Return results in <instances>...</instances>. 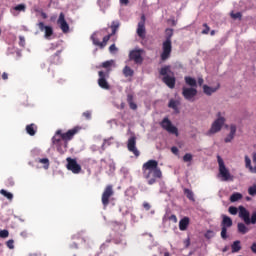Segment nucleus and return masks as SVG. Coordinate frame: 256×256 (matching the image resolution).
Listing matches in <instances>:
<instances>
[{
  "label": "nucleus",
  "mask_w": 256,
  "mask_h": 256,
  "mask_svg": "<svg viewBox=\"0 0 256 256\" xmlns=\"http://www.w3.org/2000/svg\"><path fill=\"white\" fill-rule=\"evenodd\" d=\"M77 133H79V127H74L65 133H63V130L56 131L55 135L52 137V144L56 147L60 155L67 153L69 141H71Z\"/></svg>",
  "instance_id": "obj_1"
},
{
  "label": "nucleus",
  "mask_w": 256,
  "mask_h": 256,
  "mask_svg": "<svg viewBox=\"0 0 256 256\" xmlns=\"http://www.w3.org/2000/svg\"><path fill=\"white\" fill-rule=\"evenodd\" d=\"M142 175L147 180L148 185H155L157 179H163V172L157 160H148L142 165Z\"/></svg>",
  "instance_id": "obj_2"
},
{
  "label": "nucleus",
  "mask_w": 256,
  "mask_h": 256,
  "mask_svg": "<svg viewBox=\"0 0 256 256\" xmlns=\"http://www.w3.org/2000/svg\"><path fill=\"white\" fill-rule=\"evenodd\" d=\"M166 40L162 44V53L160 55L161 61H167L171 57V51L173 50V46L171 44V38L173 37V29L167 28L165 30Z\"/></svg>",
  "instance_id": "obj_3"
},
{
  "label": "nucleus",
  "mask_w": 256,
  "mask_h": 256,
  "mask_svg": "<svg viewBox=\"0 0 256 256\" xmlns=\"http://www.w3.org/2000/svg\"><path fill=\"white\" fill-rule=\"evenodd\" d=\"M217 119L214 120V122L211 125V128L208 130L206 135L211 136L215 135V133H219L221 129H223V125H225V112H218L216 114Z\"/></svg>",
  "instance_id": "obj_4"
},
{
  "label": "nucleus",
  "mask_w": 256,
  "mask_h": 256,
  "mask_svg": "<svg viewBox=\"0 0 256 256\" xmlns=\"http://www.w3.org/2000/svg\"><path fill=\"white\" fill-rule=\"evenodd\" d=\"M218 161V177H220L221 181H233V175H231V172H229V169H227V166H225V162L223 161V158L221 156H217Z\"/></svg>",
  "instance_id": "obj_5"
},
{
  "label": "nucleus",
  "mask_w": 256,
  "mask_h": 256,
  "mask_svg": "<svg viewBox=\"0 0 256 256\" xmlns=\"http://www.w3.org/2000/svg\"><path fill=\"white\" fill-rule=\"evenodd\" d=\"M98 85L101 87V89H105L106 91H109L111 89V85H109V82H107V79H109V71L103 72L99 71L98 72Z\"/></svg>",
  "instance_id": "obj_6"
},
{
  "label": "nucleus",
  "mask_w": 256,
  "mask_h": 256,
  "mask_svg": "<svg viewBox=\"0 0 256 256\" xmlns=\"http://www.w3.org/2000/svg\"><path fill=\"white\" fill-rule=\"evenodd\" d=\"M115 195V191H113V185H107L102 193V205L104 209L109 205V199Z\"/></svg>",
  "instance_id": "obj_7"
},
{
  "label": "nucleus",
  "mask_w": 256,
  "mask_h": 256,
  "mask_svg": "<svg viewBox=\"0 0 256 256\" xmlns=\"http://www.w3.org/2000/svg\"><path fill=\"white\" fill-rule=\"evenodd\" d=\"M162 129H165L168 133H171L172 135H176V137H179V129L177 127L173 126V123H171V120L169 118H164L160 123Z\"/></svg>",
  "instance_id": "obj_8"
},
{
  "label": "nucleus",
  "mask_w": 256,
  "mask_h": 256,
  "mask_svg": "<svg viewBox=\"0 0 256 256\" xmlns=\"http://www.w3.org/2000/svg\"><path fill=\"white\" fill-rule=\"evenodd\" d=\"M66 161V169H68V171H72L74 175H79V173H81V165L77 163V159L68 157L66 158Z\"/></svg>",
  "instance_id": "obj_9"
},
{
  "label": "nucleus",
  "mask_w": 256,
  "mask_h": 256,
  "mask_svg": "<svg viewBox=\"0 0 256 256\" xmlns=\"http://www.w3.org/2000/svg\"><path fill=\"white\" fill-rule=\"evenodd\" d=\"M127 149L130 153H133L135 157H139V155H141V152L137 149V137L135 135H132L128 139Z\"/></svg>",
  "instance_id": "obj_10"
},
{
  "label": "nucleus",
  "mask_w": 256,
  "mask_h": 256,
  "mask_svg": "<svg viewBox=\"0 0 256 256\" xmlns=\"http://www.w3.org/2000/svg\"><path fill=\"white\" fill-rule=\"evenodd\" d=\"M143 49L138 50H132L129 53V59L130 61H134L136 65H142L143 64Z\"/></svg>",
  "instance_id": "obj_11"
},
{
  "label": "nucleus",
  "mask_w": 256,
  "mask_h": 256,
  "mask_svg": "<svg viewBox=\"0 0 256 256\" xmlns=\"http://www.w3.org/2000/svg\"><path fill=\"white\" fill-rule=\"evenodd\" d=\"M182 95L186 101H194L195 97H197V88H182Z\"/></svg>",
  "instance_id": "obj_12"
},
{
  "label": "nucleus",
  "mask_w": 256,
  "mask_h": 256,
  "mask_svg": "<svg viewBox=\"0 0 256 256\" xmlns=\"http://www.w3.org/2000/svg\"><path fill=\"white\" fill-rule=\"evenodd\" d=\"M238 211L239 217L244 221L245 225H251V214L248 212L247 208L239 206Z\"/></svg>",
  "instance_id": "obj_13"
},
{
  "label": "nucleus",
  "mask_w": 256,
  "mask_h": 256,
  "mask_svg": "<svg viewBox=\"0 0 256 256\" xmlns=\"http://www.w3.org/2000/svg\"><path fill=\"white\" fill-rule=\"evenodd\" d=\"M57 24L60 25V29L63 33H69V24H67V20H65V14H63V12L60 13Z\"/></svg>",
  "instance_id": "obj_14"
},
{
  "label": "nucleus",
  "mask_w": 256,
  "mask_h": 256,
  "mask_svg": "<svg viewBox=\"0 0 256 256\" xmlns=\"http://www.w3.org/2000/svg\"><path fill=\"white\" fill-rule=\"evenodd\" d=\"M141 21L138 23L137 35L141 39H145V15H142Z\"/></svg>",
  "instance_id": "obj_15"
},
{
  "label": "nucleus",
  "mask_w": 256,
  "mask_h": 256,
  "mask_svg": "<svg viewBox=\"0 0 256 256\" xmlns=\"http://www.w3.org/2000/svg\"><path fill=\"white\" fill-rule=\"evenodd\" d=\"M38 27H39L40 31H44V33H45L44 37L46 39H49V37H51V35H53V27L45 26V23H43V22H40L38 24Z\"/></svg>",
  "instance_id": "obj_16"
},
{
  "label": "nucleus",
  "mask_w": 256,
  "mask_h": 256,
  "mask_svg": "<svg viewBox=\"0 0 256 256\" xmlns=\"http://www.w3.org/2000/svg\"><path fill=\"white\" fill-rule=\"evenodd\" d=\"M163 83L169 87V89H175L176 79L175 76L166 75L162 78Z\"/></svg>",
  "instance_id": "obj_17"
},
{
  "label": "nucleus",
  "mask_w": 256,
  "mask_h": 256,
  "mask_svg": "<svg viewBox=\"0 0 256 256\" xmlns=\"http://www.w3.org/2000/svg\"><path fill=\"white\" fill-rule=\"evenodd\" d=\"M221 86L219 84H217L216 87H211L208 86L207 84L203 85V93H205V95L211 96L213 95V93H217V91H219V88Z\"/></svg>",
  "instance_id": "obj_18"
},
{
  "label": "nucleus",
  "mask_w": 256,
  "mask_h": 256,
  "mask_svg": "<svg viewBox=\"0 0 256 256\" xmlns=\"http://www.w3.org/2000/svg\"><path fill=\"white\" fill-rule=\"evenodd\" d=\"M237 133V126L230 125V133L229 135L224 139L225 143H231L233 139H235V134Z\"/></svg>",
  "instance_id": "obj_19"
},
{
  "label": "nucleus",
  "mask_w": 256,
  "mask_h": 256,
  "mask_svg": "<svg viewBox=\"0 0 256 256\" xmlns=\"http://www.w3.org/2000/svg\"><path fill=\"white\" fill-rule=\"evenodd\" d=\"M221 227H224L226 229H229V227H233V220L231 219V217L227 215H222Z\"/></svg>",
  "instance_id": "obj_20"
},
{
  "label": "nucleus",
  "mask_w": 256,
  "mask_h": 256,
  "mask_svg": "<svg viewBox=\"0 0 256 256\" xmlns=\"http://www.w3.org/2000/svg\"><path fill=\"white\" fill-rule=\"evenodd\" d=\"M180 102L174 99H170L168 103L169 109H173L174 113H179Z\"/></svg>",
  "instance_id": "obj_21"
},
{
  "label": "nucleus",
  "mask_w": 256,
  "mask_h": 256,
  "mask_svg": "<svg viewBox=\"0 0 256 256\" xmlns=\"http://www.w3.org/2000/svg\"><path fill=\"white\" fill-rule=\"evenodd\" d=\"M187 227H189V217H184L179 222L180 231H187Z\"/></svg>",
  "instance_id": "obj_22"
},
{
  "label": "nucleus",
  "mask_w": 256,
  "mask_h": 256,
  "mask_svg": "<svg viewBox=\"0 0 256 256\" xmlns=\"http://www.w3.org/2000/svg\"><path fill=\"white\" fill-rule=\"evenodd\" d=\"M184 81H185L186 85H188L190 88L195 89V87H197V80L193 77L186 76V77H184Z\"/></svg>",
  "instance_id": "obj_23"
},
{
  "label": "nucleus",
  "mask_w": 256,
  "mask_h": 256,
  "mask_svg": "<svg viewBox=\"0 0 256 256\" xmlns=\"http://www.w3.org/2000/svg\"><path fill=\"white\" fill-rule=\"evenodd\" d=\"M26 132L28 133V135H30V137H34V135H36V133H37V125H35L33 123L27 125Z\"/></svg>",
  "instance_id": "obj_24"
},
{
  "label": "nucleus",
  "mask_w": 256,
  "mask_h": 256,
  "mask_svg": "<svg viewBox=\"0 0 256 256\" xmlns=\"http://www.w3.org/2000/svg\"><path fill=\"white\" fill-rule=\"evenodd\" d=\"M237 229L240 235H247L249 233V228L243 222L237 224Z\"/></svg>",
  "instance_id": "obj_25"
},
{
  "label": "nucleus",
  "mask_w": 256,
  "mask_h": 256,
  "mask_svg": "<svg viewBox=\"0 0 256 256\" xmlns=\"http://www.w3.org/2000/svg\"><path fill=\"white\" fill-rule=\"evenodd\" d=\"M133 100H134L133 94H128L127 95V103L129 105L130 109H132V111H137V104Z\"/></svg>",
  "instance_id": "obj_26"
},
{
  "label": "nucleus",
  "mask_w": 256,
  "mask_h": 256,
  "mask_svg": "<svg viewBox=\"0 0 256 256\" xmlns=\"http://www.w3.org/2000/svg\"><path fill=\"white\" fill-rule=\"evenodd\" d=\"M245 167L249 169L250 173H256V165L254 167L251 165V158L247 155L245 156Z\"/></svg>",
  "instance_id": "obj_27"
},
{
  "label": "nucleus",
  "mask_w": 256,
  "mask_h": 256,
  "mask_svg": "<svg viewBox=\"0 0 256 256\" xmlns=\"http://www.w3.org/2000/svg\"><path fill=\"white\" fill-rule=\"evenodd\" d=\"M241 199H243V194L239 192H235L230 196L231 203H237V201H241Z\"/></svg>",
  "instance_id": "obj_28"
},
{
  "label": "nucleus",
  "mask_w": 256,
  "mask_h": 256,
  "mask_svg": "<svg viewBox=\"0 0 256 256\" xmlns=\"http://www.w3.org/2000/svg\"><path fill=\"white\" fill-rule=\"evenodd\" d=\"M232 253H239V250L241 249V241L236 240L231 245Z\"/></svg>",
  "instance_id": "obj_29"
},
{
  "label": "nucleus",
  "mask_w": 256,
  "mask_h": 256,
  "mask_svg": "<svg viewBox=\"0 0 256 256\" xmlns=\"http://www.w3.org/2000/svg\"><path fill=\"white\" fill-rule=\"evenodd\" d=\"M183 191L189 201H195V194L189 188H184Z\"/></svg>",
  "instance_id": "obj_30"
},
{
  "label": "nucleus",
  "mask_w": 256,
  "mask_h": 256,
  "mask_svg": "<svg viewBox=\"0 0 256 256\" xmlns=\"http://www.w3.org/2000/svg\"><path fill=\"white\" fill-rule=\"evenodd\" d=\"M111 37H113L111 34L103 37V41L100 44V49H105V47H107V43H109V39H111Z\"/></svg>",
  "instance_id": "obj_31"
},
{
  "label": "nucleus",
  "mask_w": 256,
  "mask_h": 256,
  "mask_svg": "<svg viewBox=\"0 0 256 256\" xmlns=\"http://www.w3.org/2000/svg\"><path fill=\"white\" fill-rule=\"evenodd\" d=\"M134 71L133 69H131V67L129 66H125L123 69V75H125L126 77H133L134 75Z\"/></svg>",
  "instance_id": "obj_32"
},
{
  "label": "nucleus",
  "mask_w": 256,
  "mask_h": 256,
  "mask_svg": "<svg viewBox=\"0 0 256 256\" xmlns=\"http://www.w3.org/2000/svg\"><path fill=\"white\" fill-rule=\"evenodd\" d=\"M119 26H120L119 22L113 21V22H112V25H111L112 33H110V35H112V36H113V35H116L117 30L119 29Z\"/></svg>",
  "instance_id": "obj_33"
},
{
  "label": "nucleus",
  "mask_w": 256,
  "mask_h": 256,
  "mask_svg": "<svg viewBox=\"0 0 256 256\" xmlns=\"http://www.w3.org/2000/svg\"><path fill=\"white\" fill-rule=\"evenodd\" d=\"M112 65H113V60H109V61L103 62L101 67H103V69H107L106 71H109V73H111V66Z\"/></svg>",
  "instance_id": "obj_34"
},
{
  "label": "nucleus",
  "mask_w": 256,
  "mask_h": 256,
  "mask_svg": "<svg viewBox=\"0 0 256 256\" xmlns=\"http://www.w3.org/2000/svg\"><path fill=\"white\" fill-rule=\"evenodd\" d=\"M91 39H92L93 45L101 48V41H99V38L97 37V33L92 34Z\"/></svg>",
  "instance_id": "obj_35"
},
{
  "label": "nucleus",
  "mask_w": 256,
  "mask_h": 256,
  "mask_svg": "<svg viewBox=\"0 0 256 256\" xmlns=\"http://www.w3.org/2000/svg\"><path fill=\"white\" fill-rule=\"evenodd\" d=\"M0 193L3 195V197H6V199H9V201H13V194L11 192H7V190L1 189Z\"/></svg>",
  "instance_id": "obj_36"
},
{
  "label": "nucleus",
  "mask_w": 256,
  "mask_h": 256,
  "mask_svg": "<svg viewBox=\"0 0 256 256\" xmlns=\"http://www.w3.org/2000/svg\"><path fill=\"white\" fill-rule=\"evenodd\" d=\"M169 73H171V69L169 66H165L160 69V75H163L164 77H167V75H169Z\"/></svg>",
  "instance_id": "obj_37"
},
{
  "label": "nucleus",
  "mask_w": 256,
  "mask_h": 256,
  "mask_svg": "<svg viewBox=\"0 0 256 256\" xmlns=\"http://www.w3.org/2000/svg\"><path fill=\"white\" fill-rule=\"evenodd\" d=\"M38 163H42L44 169H49V158H40L38 159Z\"/></svg>",
  "instance_id": "obj_38"
},
{
  "label": "nucleus",
  "mask_w": 256,
  "mask_h": 256,
  "mask_svg": "<svg viewBox=\"0 0 256 256\" xmlns=\"http://www.w3.org/2000/svg\"><path fill=\"white\" fill-rule=\"evenodd\" d=\"M183 161L184 163H191V161H193V155L191 153H186L183 156Z\"/></svg>",
  "instance_id": "obj_39"
},
{
  "label": "nucleus",
  "mask_w": 256,
  "mask_h": 256,
  "mask_svg": "<svg viewBox=\"0 0 256 256\" xmlns=\"http://www.w3.org/2000/svg\"><path fill=\"white\" fill-rule=\"evenodd\" d=\"M248 193L249 195H251L252 197H255L256 195V184H254L253 186H250L248 188Z\"/></svg>",
  "instance_id": "obj_40"
},
{
  "label": "nucleus",
  "mask_w": 256,
  "mask_h": 256,
  "mask_svg": "<svg viewBox=\"0 0 256 256\" xmlns=\"http://www.w3.org/2000/svg\"><path fill=\"white\" fill-rule=\"evenodd\" d=\"M228 211H229L230 215H237V213L239 212V209H237V207H235V206H230L228 208Z\"/></svg>",
  "instance_id": "obj_41"
},
{
  "label": "nucleus",
  "mask_w": 256,
  "mask_h": 256,
  "mask_svg": "<svg viewBox=\"0 0 256 256\" xmlns=\"http://www.w3.org/2000/svg\"><path fill=\"white\" fill-rule=\"evenodd\" d=\"M1 239H7L9 237V230H0Z\"/></svg>",
  "instance_id": "obj_42"
},
{
  "label": "nucleus",
  "mask_w": 256,
  "mask_h": 256,
  "mask_svg": "<svg viewBox=\"0 0 256 256\" xmlns=\"http://www.w3.org/2000/svg\"><path fill=\"white\" fill-rule=\"evenodd\" d=\"M6 246L8 247V249H15V241L13 239L8 240L6 242Z\"/></svg>",
  "instance_id": "obj_43"
},
{
  "label": "nucleus",
  "mask_w": 256,
  "mask_h": 256,
  "mask_svg": "<svg viewBox=\"0 0 256 256\" xmlns=\"http://www.w3.org/2000/svg\"><path fill=\"white\" fill-rule=\"evenodd\" d=\"M25 9H27L25 4H19V5L14 7V11H25Z\"/></svg>",
  "instance_id": "obj_44"
},
{
  "label": "nucleus",
  "mask_w": 256,
  "mask_h": 256,
  "mask_svg": "<svg viewBox=\"0 0 256 256\" xmlns=\"http://www.w3.org/2000/svg\"><path fill=\"white\" fill-rule=\"evenodd\" d=\"M203 27H205V29L202 31V35H209V31H211L209 25H207V23H204Z\"/></svg>",
  "instance_id": "obj_45"
},
{
  "label": "nucleus",
  "mask_w": 256,
  "mask_h": 256,
  "mask_svg": "<svg viewBox=\"0 0 256 256\" xmlns=\"http://www.w3.org/2000/svg\"><path fill=\"white\" fill-rule=\"evenodd\" d=\"M220 235H221V238H222V239H224V240L227 239V237H228V236H227V228L222 227V228H221V233H220Z\"/></svg>",
  "instance_id": "obj_46"
},
{
  "label": "nucleus",
  "mask_w": 256,
  "mask_h": 256,
  "mask_svg": "<svg viewBox=\"0 0 256 256\" xmlns=\"http://www.w3.org/2000/svg\"><path fill=\"white\" fill-rule=\"evenodd\" d=\"M231 17L232 19H241L243 15L241 14V12H237V13H232Z\"/></svg>",
  "instance_id": "obj_47"
},
{
  "label": "nucleus",
  "mask_w": 256,
  "mask_h": 256,
  "mask_svg": "<svg viewBox=\"0 0 256 256\" xmlns=\"http://www.w3.org/2000/svg\"><path fill=\"white\" fill-rule=\"evenodd\" d=\"M252 223V225H255L256 224V212H254L252 215H251V218H250V224Z\"/></svg>",
  "instance_id": "obj_48"
},
{
  "label": "nucleus",
  "mask_w": 256,
  "mask_h": 256,
  "mask_svg": "<svg viewBox=\"0 0 256 256\" xmlns=\"http://www.w3.org/2000/svg\"><path fill=\"white\" fill-rule=\"evenodd\" d=\"M19 45L20 47H25V37L19 36Z\"/></svg>",
  "instance_id": "obj_49"
},
{
  "label": "nucleus",
  "mask_w": 256,
  "mask_h": 256,
  "mask_svg": "<svg viewBox=\"0 0 256 256\" xmlns=\"http://www.w3.org/2000/svg\"><path fill=\"white\" fill-rule=\"evenodd\" d=\"M185 249H187L191 245V239L187 238L183 241Z\"/></svg>",
  "instance_id": "obj_50"
},
{
  "label": "nucleus",
  "mask_w": 256,
  "mask_h": 256,
  "mask_svg": "<svg viewBox=\"0 0 256 256\" xmlns=\"http://www.w3.org/2000/svg\"><path fill=\"white\" fill-rule=\"evenodd\" d=\"M169 221H172L173 223H177V216L175 214H172L168 217Z\"/></svg>",
  "instance_id": "obj_51"
},
{
  "label": "nucleus",
  "mask_w": 256,
  "mask_h": 256,
  "mask_svg": "<svg viewBox=\"0 0 256 256\" xmlns=\"http://www.w3.org/2000/svg\"><path fill=\"white\" fill-rule=\"evenodd\" d=\"M109 51H110V53H115V52H117V46H115V44H112V45L109 47Z\"/></svg>",
  "instance_id": "obj_52"
},
{
  "label": "nucleus",
  "mask_w": 256,
  "mask_h": 256,
  "mask_svg": "<svg viewBox=\"0 0 256 256\" xmlns=\"http://www.w3.org/2000/svg\"><path fill=\"white\" fill-rule=\"evenodd\" d=\"M171 152L174 154V155H178L179 154V148H177V146H173L171 148Z\"/></svg>",
  "instance_id": "obj_53"
},
{
  "label": "nucleus",
  "mask_w": 256,
  "mask_h": 256,
  "mask_svg": "<svg viewBox=\"0 0 256 256\" xmlns=\"http://www.w3.org/2000/svg\"><path fill=\"white\" fill-rule=\"evenodd\" d=\"M143 207L146 211H149L151 209V204H149V202H144Z\"/></svg>",
  "instance_id": "obj_54"
},
{
  "label": "nucleus",
  "mask_w": 256,
  "mask_h": 256,
  "mask_svg": "<svg viewBox=\"0 0 256 256\" xmlns=\"http://www.w3.org/2000/svg\"><path fill=\"white\" fill-rule=\"evenodd\" d=\"M83 117H85V119H91V111L84 112Z\"/></svg>",
  "instance_id": "obj_55"
},
{
  "label": "nucleus",
  "mask_w": 256,
  "mask_h": 256,
  "mask_svg": "<svg viewBox=\"0 0 256 256\" xmlns=\"http://www.w3.org/2000/svg\"><path fill=\"white\" fill-rule=\"evenodd\" d=\"M206 239H211V237H213V231L209 230L207 231V233L205 234Z\"/></svg>",
  "instance_id": "obj_56"
},
{
  "label": "nucleus",
  "mask_w": 256,
  "mask_h": 256,
  "mask_svg": "<svg viewBox=\"0 0 256 256\" xmlns=\"http://www.w3.org/2000/svg\"><path fill=\"white\" fill-rule=\"evenodd\" d=\"M203 83H205V80H203L202 77L198 78V85H199V87L203 86Z\"/></svg>",
  "instance_id": "obj_57"
},
{
  "label": "nucleus",
  "mask_w": 256,
  "mask_h": 256,
  "mask_svg": "<svg viewBox=\"0 0 256 256\" xmlns=\"http://www.w3.org/2000/svg\"><path fill=\"white\" fill-rule=\"evenodd\" d=\"M2 79H3L4 81H7V79H9V74H7L6 72H4V73L2 74Z\"/></svg>",
  "instance_id": "obj_58"
},
{
  "label": "nucleus",
  "mask_w": 256,
  "mask_h": 256,
  "mask_svg": "<svg viewBox=\"0 0 256 256\" xmlns=\"http://www.w3.org/2000/svg\"><path fill=\"white\" fill-rule=\"evenodd\" d=\"M106 144H108V145H109V141L104 140V142H103V144H102V146H101L102 151H105V145H106Z\"/></svg>",
  "instance_id": "obj_59"
},
{
  "label": "nucleus",
  "mask_w": 256,
  "mask_h": 256,
  "mask_svg": "<svg viewBox=\"0 0 256 256\" xmlns=\"http://www.w3.org/2000/svg\"><path fill=\"white\" fill-rule=\"evenodd\" d=\"M122 5H129V0H120Z\"/></svg>",
  "instance_id": "obj_60"
},
{
  "label": "nucleus",
  "mask_w": 256,
  "mask_h": 256,
  "mask_svg": "<svg viewBox=\"0 0 256 256\" xmlns=\"http://www.w3.org/2000/svg\"><path fill=\"white\" fill-rule=\"evenodd\" d=\"M251 249L253 253H256V243L252 244Z\"/></svg>",
  "instance_id": "obj_61"
},
{
  "label": "nucleus",
  "mask_w": 256,
  "mask_h": 256,
  "mask_svg": "<svg viewBox=\"0 0 256 256\" xmlns=\"http://www.w3.org/2000/svg\"><path fill=\"white\" fill-rule=\"evenodd\" d=\"M252 161L253 163H256V152H254L252 155Z\"/></svg>",
  "instance_id": "obj_62"
},
{
  "label": "nucleus",
  "mask_w": 256,
  "mask_h": 256,
  "mask_svg": "<svg viewBox=\"0 0 256 256\" xmlns=\"http://www.w3.org/2000/svg\"><path fill=\"white\" fill-rule=\"evenodd\" d=\"M41 17H42V19H47V13L42 12V13H41Z\"/></svg>",
  "instance_id": "obj_63"
},
{
  "label": "nucleus",
  "mask_w": 256,
  "mask_h": 256,
  "mask_svg": "<svg viewBox=\"0 0 256 256\" xmlns=\"http://www.w3.org/2000/svg\"><path fill=\"white\" fill-rule=\"evenodd\" d=\"M59 55H61V50H58V51L53 55V57H59Z\"/></svg>",
  "instance_id": "obj_64"
}]
</instances>
